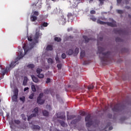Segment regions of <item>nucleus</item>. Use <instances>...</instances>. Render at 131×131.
Listing matches in <instances>:
<instances>
[{"label":"nucleus","mask_w":131,"mask_h":131,"mask_svg":"<svg viewBox=\"0 0 131 131\" xmlns=\"http://www.w3.org/2000/svg\"><path fill=\"white\" fill-rule=\"evenodd\" d=\"M23 50H20V51H19L18 56L16 58L15 61H12L11 62V64L9 65V67H6V69L3 68V66L0 65V69H1V72L3 75V76H5L6 75V73H7L8 71L9 70H11V69H13L14 67L16 66V62L18 60H20V59H22L23 58Z\"/></svg>","instance_id":"1"},{"label":"nucleus","mask_w":131,"mask_h":131,"mask_svg":"<svg viewBox=\"0 0 131 131\" xmlns=\"http://www.w3.org/2000/svg\"><path fill=\"white\" fill-rule=\"evenodd\" d=\"M98 49L99 54H101L102 56L100 57V60L102 63L104 64V65H107L108 62H110L112 60L111 52H107L103 53L104 51H105V49L101 47H98Z\"/></svg>","instance_id":"2"},{"label":"nucleus","mask_w":131,"mask_h":131,"mask_svg":"<svg viewBox=\"0 0 131 131\" xmlns=\"http://www.w3.org/2000/svg\"><path fill=\"white\" fill-rule=\"evenodd\" d=\"M42 35V34L39 32V30H36V33L33 39H32V37L29 36L28 37V40L30 42V46H31V48H33L34 46H35V43H38V39L40 36Z\"/></svg>","instance_id":"3"},{"label":"nucleus","mask_w":131,"mask_h":131,"mask_svg":"<svg viewBox=\"0 0 131 131\" xmlns=\"http://www.w3.org/2000/svg\"><path fill=\"white\" fill-rule=\"evenodd\" d=\"M85 121L86 122V127H91L92 125L94 124V121H93V119H92V116H91V114H88L85 117Z\"/></svg>","instance_id":"4"},{"label":"nucleus","mask_w":131,"mask_h":131,"mask_svg":"<svg viewBox=\"0 0 131 131\" xmlns=\"http://www.w3.org/2000/svg\"><path fill=\"white\" fill-rule=\"evenodd\" d=\"M125 108V106L121 105L120 103H117L112 108V111L114 112H120Z\"/></svg>","instance_id":"5"},{"label":"nucleus","mask_w":131,"mask_h":131,"mask_svg":"<svg viewBox=\"0 0 131 131\" xmlns=\"http://www.w3.org/2000/svg\"><path fill=\"white\" fill-rule=\"evenodd\" d=\"M39 15V13L38 11H34L32 12L31 16H30V20L32 22H35L37 20V16Z\"/></svg>","instance_id":"6"},{"label":"nucleus","mask_w":131,"mask_h":131,"mask_svg":"<svg viewBox=\"0 0 131 131\" xmlns=\"http://www.w3.org/2000/svg\"><path fill=\"white\" fill-rule=\"evenodd\" d=\"M42 97H43V93H41L39 94V96L37 99V103H38V104H40V105H42V104L45 103V100L41 99Z\"/></svg>","instance_id":"7"},{"label":"nucleus","mask_w":131,"mask_h":131,"mask_svg":"<svg viewBox=\"0 0 131 131\" xmlns=\"http://www.w3.org/2000/svg\"><path fill=\"white\" fill-rule=\"evenodd\" d=\"M109 20L110 21H111V23L106 22L105 25L106 24V25L110 26L111 27H116V21L112 18H110Z\"/></svg>","instance_id":"8"},{"label":"nucleus","mask_w":131,"mask_h":131,"mask_svg":"<svg viewBox=\"0 0 131 131\" xmlns=\"http://www.w3.org/2000/svg\"><path fill=\"white\" fill-rule=\"evenodd\" d=\"M83 38H84V39L85 40V43H88V42H89V41H90V40H96V39L94 38H89L88 37V36H83Z\"/></svg>","instance_id":"9"},{"label":"nucleus","mask_w":131,"mask_h":131,"mask_svg":"<svg viewBox=\"0 0 131 131\" xmlns=\"http://www.w3.org/2000/svg\"><path fill=\"white\" fill-rule=\"evenodd\" d=\"M114 32L117 34H123L124 33L123 30L121 29L118 30L117 29H114Z\"/></svg>","instance_id":"10"},{"label":"nucleus","mask_w":131,"mask_h":131,"mask_svg":"<svg viewBox=\"0 0 131 131\" xmlns=\"http://www.w3.org/2000/svg\"><path fill=\"white\" fill-rule=\"evenodd\" d=\"M31 78L33 81L35 83H38V82H39V80L38 79V78L35 77V76L34 75H31Z\"/></svg>","instance_id":"11"},{"label":"nucleus","mask_w":131,"mask_h":131,"mask_svg":"<svg viewBox=\"0 0 131 131\" xmlns=\"http://www.w3.org/2000/svg\"><path fill=\"white\" fill-rule=\"evenodd\" d=\"M58 121L60 124L61 125V126H62V127H67V126H68V125L67 124V123H66L64 121L60 120Z\"/></svg>","instance_id":"12"},{"label":"nucleus","mask_w":131,"mask_h":131,"mask_svg":"<svg viewBox=\"0 0 131 131\" xmlns=\"http://www.w3.org/2000/svg\"><path fill=\"white\" fill-rule=\"evenodd\" d=\"M67 54L69 56H71L73 54V53H74V51L72 49H69L67 51Z\"/></svg>","instance_id":"13"},{"label":"nucleus","mask_w":131,"mask_h":131,"mask_svg":"<svg viewBox=\"0 0 131 131\" xmlns=\"http://www.w3.org/2000/svg\"><path fill=\"white\" fill-rule=\"evenodd\" d=\"M32 117H36V114H32L29 116L28 117V121H30Z\"/></svg>","instance_id":"14"},{"label":"nucleus","mask_w":131,"mask_h":131,"mask_svg":"<svg viewBox=\"0 0 131 131\" xmlns=\"http://www.w3.org/2000/svg\"><path fill=\"white\" fill-rule=\"evenodd\" d=\"M59 24L61 25H64L65 23H66V20L64 18H61V19L59 20Z\"/></svg>","instance_id":"15"},{"label":"nucleus","mask_w":131,"mask_h":131,"mask_svg":"<svg viewBox=\"0 0 131 131\" xmlns=\"http://www.w3.org/2000/svg\"><path fill=\"white\" fill-rule=\"evenodd\" d=\"M42 112L43 116H46V117L49 116V112H48L47 110H44L42 111Z\"/></svg>","instance_id":"16"},{"label":"nucleus","mask_w":131,"mask_h":131,"mask_svg":"<svg viewBox=\"0 0 131 131\" xmlns=\"http://www.w3.org/2000/svg\"><path fill=\"white\" fill-rule=\"evenodd\" d=\"M28 80V78L27 76L24 77L23 84V85H26L27 84V81Z\"/></svg>","instance_id":"17"},{"label":"nucleus","mask_w":131,"mask_h":131,"mask_svg":"<svg viewBox=\"0 0 131 131\" xmlns=\"http://www.w3.org/2000/svg\"><path fill=\"white\" fill-rule=\"evenodd\" d=\"M23 48L25 51V55H26V53H27V52L29 51L28 48H27V46H26V44H25Z\"/></svg>","instance_id":"18"},{"label":"nucleus","mask_w":131,"mask_h":131,"mask_svg":"<svg viewBox=\"0 0 131 131\" xmlns=\"http://www.w3.org/2000/svg\"><path fill=\"white\" fill-rule=\"evenodd\" d=\"M98 24H100L101 25H106V22L103 21L100 19H97Z\"/></svg>","instance_id":"19"},{"label":"nucleus","mask_w":131,"mask_h":131,"mask_svg":"<svg viewBox=\"0 0 131 131\" xmlns=\"http://www.w3.org/2000/svg\"><path fill=\"white\" fill-rule=\"evenodd\" d=\"M17 99H18V95H14L12 97V100L13 101V102H17Z\"/></svg>","instance_id":"20"},{"label":"nucleus","mask_w":131,"mask_h":131,"mask_svg":"<svg viewBox=\"0 0 131 131\" xmlns=\"http://www.w3.org/2000/svg\"><path fill=\"white\" fill-rule=\"evenodd\" d=\"M33 129H40V126H39L38 125H34L32 127Z\"/></svg>","instance_id":"21"},{"label":"nucleus","mask_w":131,"mask_h":131,"mask_svg":"<svg viewBox=\"0 0 131 131\" xmlns=\"http://www.w3.org/2000/svg\"><path fill=\"white\" fill-rule=\"evenodd\" d=\"M76 117V115H70V116L67 117L68 119H69V120H71L72 119H74V118H75Z\"/></svg>","instance_id":"22"},{"label":"nucleus","mask_w":131,"mask_h":131,"mask_svg":"<svg viewBox=\"0 0 131 131\" xmlns=\"http://www.w3.org/2000/svg\"><path fill=\"white\" fill-rule=\"evenodd\" d=\"M47 51H53V46L48 45L46 48Z\"/></svg>","instance_id":"23"},{"label":"nucleus","mask_w":131,"mask_h":131,"mask_svg":"<svg viewBox=\"0 0 131 131\" xmlns=\"http://www.w3.org/2000/svg\"><path fill=\"white\" fill-rule=\"evenodd\" d=\"M54 40L55 41H57V42H60V41H61L62 39H61V38H60V37H55L54 38Z\"/></svg>","instance_id":"24"},{"label":"nucleus","mask_w":131,"mask_h":131,"mask_svg":"<svg viewBox=\"0 0 131 131\" xmlns=\"http://www.w3.org/2000/svg\"><path fill=\"white\" fill-rule=\"evenodd\" d=\"M33 112H34V114H36V116L38 114V107H35Z\"/></svg>","instance_id":"25"},{"label":"nucleus","mask_w":131,"mask_h":131,"mask_svg":"<svg viewBox=\"0 0 131 131\" xmlns=\"http://www.w3.org/2000/svg\"><path fill=\"white\" fill-rule=\"evenodd\" d=\"M48 25H49V24L48 23L44 22L41 25L40 28H42V27H48Z\"/></svg>","instance_id":"26"},{"label":"nucleus","mask_w":131,"mask_h":131,"mask_svg":"<svg viewBox=\"0 0 131 131\" xmlns=\"http://www.w3.org/2000/svg\"><path fill=\"white\" fill-rule=\"evenodd\" d=\"M48 62L49 64H53V63H54V60L51 58H49L48 59Z\"/></svg>","instance_id":"27"},{"label":"nucleus","mask_w":131,"mask_h":131,"mask_svg":"<svg viewBox=\"0 0 131 131\" xmlns=\"http://www.w3.org/2000/svg\"><path fill=\"white\" fill-rule=\"evenodd\" d=\"M85 56V52L84 51H82L80 53V57L81 58H83Z\"/></svg>","instance_id":"28"},{"label":"nucleus","mask_w":131,"mask_h":131,"mask_svg":"<svg viewBox=\"0 0 131 131\" xmlns=\"http://www.w3.org/2000/svg\"><path fill=\"white\" fill-rule=\"evenodd\" d=\"M13 93H14V94L15 95L18 96V89L15 88V89H14V91H13Z\"/></svg>","instance_id":"29"},{"label":"nucleus","mask_w":131,"mask_h":131,"mask_svg":"<svg viewBox=\"0 0 131 131\" xmlns=\"http://www.w3.org/2000/svg\"><path fill=\"white\" fill-rule=\"evenodd\" d=\"M37 77H38V78H43L45 77V75L42 74H38L37 75Z\"/></svg>","instance_id":"30"},{"label":"nucleus","mask_w":131,"mask_h":131,"mask_svg":"<svg viewBox=\"0 0 131 131\" xmlns=\"http://www.w3.org/2000/svg\"><path fill=\"white\" fill-rule=\"evenodd\" d=\"M27 67L28 68H30L31 69H32L33 68H34L35 66L33 64H29L27 66Z\"/></svg>","instance_id":"31"},{"label":"nucleus","mask_w":131,"mask_h":131,"mask_svg":"<svg viewBox=\"0 0 131 131\" xmlns=\"http://www.w3.org/2000/svg\"><path fill=\"white\" fill-rule=\"evenodd\" d=\"M77 119H74V120H73L71 122V124H75L76 123H77Z\"/></svg>","instance_id":"32"},{"label":"nucleus","mask_w":131,"mask_h":131,"mask_svg":"<svg viewBox=\"0 0 131 131\" xmlns=\"http://www.w3.org/2000/svg\"><path fill=\"white\" fill-rule=\"evenodd\" d=\"M55 60L57 63H61V60H60V58L58 57V55L56 56Z\"/></svg>","instance_id":"33"},{"label":"nucleus","mask_w":131,"mask_h":131,"mask_svg":"<svg viewBox=\"0 0 131 131\" xmlns=\"http://www.w3.org/2000/svg\"><path fill=\"white\" fill-rule=\"evenodd\" d=\"M116 42H121L122 41V39L119 37L116 38Z\"/></svg>","instance_id":"34"},{"label":"nucleus","mask_w":131,"mask_h":131,"mask_svg":"<svg viewBox=\"0 0 131 131\" xmlns=\"http://www.w3.org/2000/svg\"><path fill=\"white\" fill-rule=\"evenodd\" d=\"M31 89H32V92H36V88H35V85H32Z\"/></svg>","instance_id":"35"},{"label":"nucleus","mask_w":131,"mask_h":131,"mask_svg":"<svg viewBox=\"0 0 131 131\" xmlns=\"http://www.w3.org/2000/svg\"><path fill=\"white\" fill-rule=\"evenodd\" d=\"M14 121L15 124L19 125L20 123H21V121L19 120H14Z\"/></svg>","instance_id":"36"},{"label":"nucleus","mask_w":131,"mask_h":131,"mask_svg":"<svg viewBox=\"0 0 131 131\" xmlns=\"http://www.w3.org/2000/svg\"><path fill=\"white\" fill-rule=\"evenodd\" d=\"M79 114H80V115H81V116H85L86 113H85V112H84V111H80V112H79Z\"/></svg>","instance_id":"37"},{"label":"nucleus","mask_w":131,"mask_h":131,"mask_svg":"<svg viewBox=\"0 0 131 131\" xmlns=\"http://www.w3.org/2000/svg\"><path fill=\"white\" fill-rule=\"evenodd\" d=\"M58 118H60V119H66V116H65V115H63L58 116Z\"/></svg>","instance_id":"38"},{"label":"nucleus","mask_w":131,"mask_h":131,"mask_svg":"<svg viewBox=\"0 0 131 131\" xmlns=\"http://www.w3.org/2000/svg\"><path fill=\"white\" fill-rule=\"evenodd\" d=\"M74 53L75 55H77L78 53H79V48H76L74 51Z\"/></svg>","instance_id":"39"},{"label":"nucleus","mask_w":131,"mask_h":131,"mask_svg":"<svg viewBox=\"0 0 131 131\" xmlns=\"http://www.w3.org/2000/svg\"><path fill=\"white\" fill-rule=\"evenodd\" d=\"M41 71H42V70H41V69L37 68L36 69V72L37 74H40V72H41Z\"/></svg>","instance_id":"40"},{"label":"nucleus","mask_w":131,"mask_h":131,"mask_svg":"<svg viewBox=\"0 0 131 131\" xmlns=\"http://www.w3.org/2000/svg\"><path fill=\"white\" fill-rule=\"evenodd\" d=\"M36 7L37 9H40L41 8V5L39 3H37L36 4Z\"/></svg>","instance_id":"41"},{"label":"nucleus","mask_w":131,"mask_h":131,"mask_svg":"<svg viewBox=\"0 0 131 131\" xmlns=\"http://www.w3.org/2000/svg\"><path fill=\"white\" fill-rule=\"evenodd\" d=\"M94 88H95V86L93 84L90 85L88 86V90H93Z\"/></svg>","instance_id":"42"},{"label":"nucleus","mask_w":131,"mask_h":131,"mask_svg":"<svg viewBox=\"0 0 131 131\" xmlns=\"http://www.w3.org/2000/svg\"><path fill=\"white\" fill-rule=\"evenodd\" d=\"M57 67L58 69H59V70H60V69H62V64L61 63L58 64L57 65Z\"/></svg>","instance_id":"43"},{"label":"nucleus","mask_w":131,"mask_h":131,"mask_svg":"<svg viewBox=\"0 0 131 131\" xmlns=\"http://www.w3.org/2000/svg\"><path fill=\"white\" fill-rule=\"evenodd\" d=\"M62 59H66V54L62 53L61 55Z\"/></svg>","instance_id":"44"},{"label":"nucleus","mask_w":131,"mask_h":131,"mask_svg":"<svg viewBox=\"0 0 131 131\" xmlns=\"http://www.w3.org/2000/svg\"><path fill=\"white\" fill-rule=\"evenodd\" d=\"M116 11L118 14H123V11L122 10H117Z\"/></svg>","instance_id":"45"},{"label":"nucleus","mask_w":131,"mask_h":131,"mask_svg":"<svg viewBox=\"0 0 131 131\" xmlns=\"http://www.w3.org/2000/svg\"><path fill=\"white\" fill-rule=\"evenodd\" d=\"M20 101H22L23 103H24L25 102V97L23 96L22 97L20 98Z\"/></svg>","instance_id":"46"},{"label":"nucleus","mask_w":131,"mask_h":131,"mask_svg":"<svg viewBox=\"0 0 131 131\" xmlns=\"http://www.w3.org/2000/svg\"><path fill=\"white\" fill-rule=\"evenodd\" d=\"M77 120V122H78L79 121H80L81 120V116L78 115L77 116V119H76Z\"/></svg>","instance_id":"47"},{"label":"nucleus","mask_w":131,"mask_h":131,"mask_svg":"<svg viewBox=\"0 0 131 131\" xmlns=\"http://www.w3.org/2000/svg\"><path fill=\"white\" fill-rule=\"evenodd\" d=\"M99 3H100V5L101 6H103V5H104V0H98Z\"/></svg>","instance_id":"48"},{"label":"nucleus","mask_w":131,"mask_h":131,"mask_svg":"<svg viewBox=\"0 0 131 131\" xmlns=\"http://www.w3.org/2000/svg\"><path fill=\"white\" fill-rule=\"evenodd\" d=\"M74 2L75 4L74 5L75 7H77V5H78V1L76 0H74Z\"/></svg>","instance_id":"49"},{"label":"nucleus","mask_w":131,"mask_h":131,"mask_svg":"<svg viewBox=\"0 0 131 131\" xmlns=\"http://www.w3.org/2000/svg\"><path fill=\"white\" fill-rule=\"evenodd\" d=\"M33 97H34V94L32 93V94L29 96V99H33Z\"/></svg>","instance_id":"50"},{"label":"nucleus","mask_w":131,"mask_h":131,"mask_svg":"<svg viewBox=\"0 0 131 131\" xmlns=\"http://www.w3.org/2000/svg\"><path fill=\"white\" fill-rule=\"evenodd\" d=\"M21 117H22L23 119H24V120H26V117H25V115L21 114Z\"/></svg>","instance_id":"51"},{"label":"nucleus","mask_w":131,"mask_h":131,"mask_svg":"<svg viewBox=\"0 0 131 131\" xmlns=\"http://www.w3.org/2000/svg\"><path fill=\"white\" fill-rule=\"evenodd\" d=\"M47 109H49L50 111H51V110H52V106H51V105H47Z\"/></svg>","instance_id":"52"},{"label":"nucleus","mask_w":131,"mask_h":131,"mask_svg":"<svg viewBox=\"0 0 131 131\" xmlns=\"http://www.w3.org/2000/svg\"><path fill=\"white\" fill-rule=\"evenodd\" d=\"M51 82V79L49 78H47V81L46 82V83H50Z\"/></svg>","instance_id":"53"},{"label":"nucleus","mask_w":131,"mask_h":131,"mask_svg":"<svg viewBox=\"0 0 131 131\" xmlns=\"http://www.w3.org/2000/svg\"><path fill=\"white\" fill-rule=\"evenodd\" d=\"M90 13L92 14H96V11H95V10H91L90 11Z\"/></svg>","instance_id":"54"},{"label":"nucleus","mask_w":131,"mask_h":131,"mask_svg":"<svg viewBox=\"0 0 131 131\" xmlns=\"http://www.w3.org/2000/svg\"><path fill=\"white\" fill-rule=\"evenodd\" d=\"M91 20H92L93 21H94V22H96L97 18H95V17H92L91 18Z\"/></svg>","instance_id":"55"},{"label":"nucleus","mask_w":131,"mask_h":131,"mask_svg":"<svg viewBox=\"0 0 131 131\" xmlns=\"http://www.w3.org/2000/svg\"><path fill=\"white\" fill-rule=\"evenodd\" d=\"M107 116H108V117H109V118H112V114H108L107 115Z\"/></svg>","instance_id":"56"},{"label":"nucleus","mask_w":131,"mask_h":131,"mask_svg":"<svg viewBox=\"0 0 131 131\" xmlns=\"http://www.w3.org/2000/svg\"><path fill=\"white\" fill-rule=\"evenodd\" d=\"M121 2H122V0H117V3L118 4H121Z\"/></svg>","instance_id":"57"},{"label":"nucleus","mask_w":131,"mask_h":131,"mask_svg":"<svg viewBox=\"0 0 131 131\" xmlns=\"http://www.w3.org/2000/svg\"><path fill=\"white\" fill-rule=\"evenodd\" d=\"M29 90V88L28 87L25 88L24 89V91H25V92H26V91H27V90Z\"/></svg>","instance_id":"58"},{"label":"nucleus","mask_w":131,"mask_h":131,"mask_svg":"<svg viewBox=\"0 0 131 131\" xmlns=\"http://www.w3.org/2000/svg\"><path fill=\"white\" fill-rule=\"evenodd\" d=\"M98 39H99V40H100L101 41H102V40H103V37H100L98 38Z\"/></svg>","instance_id":"59"},{"label":"nucleus","mask_w":131,"mask_h":131,"mask_svg":"<svg viewBox=\"0 0 131 131\" xmlns=\"http://www.w3.org/2000/svg\"><path fill=\"white\" fill-rule=\"evenodd\" d=\"M112 129H113V127L110 126V127H109V130H112Z\"/></svg>","instance_id":"60"},{"label":"nucleus","mask_w":131,"mask_h":131,"mask_svg":"<svg viewBox=\"0 0 131 131\" xmlns=\"http://www.w3.org/2000/svg\"><path fill=\"white\" fill-rule=\"evenodd\" d=\"M110 125H111V123H110V122L107 123V126H106V127L107 126H110Z\"/></svg>","instance_id":"61"},{"label":"nucleus","mask_w":131,"mask_h":131,"mask_svg":"<svg viewBox=\"0 0 131 131\" xmlns=\"http://www.w3.org/2000/svg\"><path fill=\"white\" fill-rule=\"evenodd\" d=\"M76 82H77V80L75 79L74 84H76Z\"/></svg>","instance_id":"62"},{"label":"nucleus","mask_w":131,"mask_h":131,"mask_svg":"<svg viewBox=\"0 0 131 131\" xmlns=\"http://www.w3.org/2000/svg\"><path fill=\"white\" fill-rule=\"evenodd\" d=\"M128 17L129 18H130V19H131V15L130 14H128Z\"/></svg>","instance_id":"63"},{"label":"nucleus","mask_w":131,"mask_h":131,"mask_svg":"<svg viewBox=\"0 0 131 131\" xmlns=\"http://www.w3.org/2000/svg\"><path fill=\"white\" fill-rule=\"evenodd\" d=\"M85 62H86L85 61H84V62H83V65H86V64H88V63H86Z\"/></svg>","instance_id":"64"}]
</instances>
